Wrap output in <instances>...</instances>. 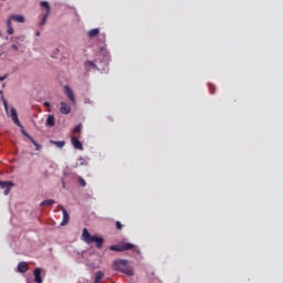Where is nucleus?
Instances as JSON below:
<instances>
[{
	"label": "nucleus",
	"mask_w": 283,
	"mask_h": 283,
	"mask_svg": "<svg viewBox=\"0 0 283 283\" xmlns=\"http://www.w3.org/2000/svg\"><path fill=\"white\" fill-rule=\"evenodd\" d=\"M18 271L19 273H28L30 271V265H28V262H20L18 264Z\"/></svg>",
	"instance_id": "obj_10"
},
{
	"label": "nucleus",
	"mask_w": 283,
	"mask_h": 283,
	"mask_svg": "<svg viewBox=\"0 0 283 283\" xmlns=\"http://www.w3.org/2000/svg\"><path fill=\"white\" fill-rule=\"evenodd\" d=\"M104 276H105V273L101 271L96 272L94 283H101Z\"/></svg>",
	"instance_id": "obj_15"
},
{
	"label": "nucleus",
	"mask_w": 283,
	"mask_h": 283,
	"mask_svg": "<svg viewBox=\"0 0 283 283\" xmlns=\"http://www.w3.org/2000/svg\"><path fill=\"white\" fill-rule=\"evenodd\" d=\"M54 199H46L40 203L41 207H50V205H54Z\"/></svg>",
	"instance_id": "obj_18"
},
{
	"label": "nucleus",
	"mask_w": 283,
	"mask_h": 283,
	"mask_svg": "<svg viewBox=\"0 0 283 283\" xmlns=\"http://www.w3.org/2000/svg\"><path fill=\"white\" fill-rule=\"evenodd\" d=\"M71 143H72L74 149H80V151H83V143H81V140H78V138L71 137Z\"/></svg>",
	"instance_id": "obj_9"
},
{
	"label": "nucleus",
	"mask_w": 283,
	"mask_h": 283,
	"mask_svg": "<svg viewBox=\"0 0 283 283\" xmlns=\"http://www.w3.org/2000/svg\"><path fill=\"white\" fill-rule=\"evenodd\" d=\"M44 107H50V103L45 102Z\"/></svg>",
	"instance_id": "obj_30"
},
{
	"label": "nucleus",
	"mask_w": 283,
	"mask_h": 283,
	"mask_svg": "<svg viewBox=\"0 0 283 283\" xmlns=\"http://www.w3.org/2000/svg\"><path fill=\"white\" fill-rule=\"evenodd\" d=\"M109 251H116L117 253H123L125 251H133L137 255H140V249H138L135 244L128 242H122L118 244H114L108 247Z\"/></svg>",
	"instance_id": "obj_2"
},
{
	"label": "nucleus",
	"mask_w": 283,
	"mask_h": 283,
	"mask_svg": "<svg viewBox=\"0 0 283 283\" xmlns=\"http://www.w3.org/2000/svg\"><path fill=\"white\" fill-rule=\"evenodd\" d=\"M85 165H87V161L83 157H80L77 163H75L74 167H83Z\"/></svg>",
	"instance_id": "obj_17"
},
{
	"label": "nucleus",
	"mask_w": 283,
	"mask_h": 283,
	"mask_svg": "<svg viewBox=\"0 0 283 283\" xmlns=\"http://www.w3.org/2000/svg\"><path fill=\"white\" fill-rule=\"evenodd\" d=\"M6 78H8V75L0 76V81H6Z\"/></svg>",
	"instance_id": "obj_29"
},
{
	"label": "nucleus",
	"mask_w": 283,
	"mask_h": 283,
	"mask_svg": "<svg viewBox=\"0 0 283 283\" xmlns=\"http://www.w3.org/2000/svg\"><path fill=\"white\" fill-rule=\"evenodd\" d=\"M82 239L84 240V242H86V244H92L95 242L97 249H103V242H105L103 238L90 234L87 228L83 229Z\"/></svg>",
	"instance_id": "obj_3"
},
{
	"label": "nucleus",
	"mask_w": 283,
	"mask_h": 283,
	"mask_svg": "<svg viewBox=\"0 0 283 283\" xmlns=\"http://www.w3.org/2000/svg\"><path fill=\"white\" fill-rule=\"evenodd\" d=\"M41 6L46 9V14H50V3L48 1H42Z\"/></svg>",
	"instance_id": "obj_21"
},
{
	"label": "nucleus",
	"mask_w": 283,
	"mask_h": 283,
	"mask_svg": "<svg viewBox=\"0 0 283 283\" xmlns=\"http://www.w3.org/2000/svg\"><path fill=\"white\" fill-rule=\"evenodd\" d=\"M116 229L118 230V231H122L123 230V223H120V221H116Z\"/></svg>",
	"instance_id": "obj_25"
},
{
	"label": "nucleus",
	"mask_w": 283,
	"mask_h": 283,
	"mask_svg": "<svg viewBox=\"0 0 283 283\" xmlns=\"http://www.w3.org/2000/svg\"><path fill=\"white\" fill-rule=\"evenodd\" d=\"M48 17H50V13H45L42 18V21L40 23L41 28H43V25H45L46 21H48Z\"/></svg>",
	"instance_id": "obj_22"
},
{
	"label": "nucleus",
	"mask_w": 283,
	"mask_h": 283,
	"mask_svg": "<svg viewBox=\"0 0 283 283\" xmlns=\"http://www.w3.org/2000/svg\"><path fill=\"white\" fill-rule=\"evenodd\" d=\"M112 268L114 271L127 275V277H134V275H136L134 268H132V265H129V261L125 259L115 260L112 264Z\"/></svg>",
	"instance_id": "obj_1"
},
{
	"label": "nucleus",
	"mask_w": 283,
	"mask_h": 283,
	"mask_svg": "<svg viewBox=\"0 0 283 283\" xmlns=\"http://www.w3.org/2000/svg\"><path fill=\"white\" fill-rule=\"evenodd\" d=\"M84 67L85 70H87V72H90V70H98V66H96V63L87 60L85 63H84Z\"/></svg>",
	"instance_id": "obj_12"
},
{
	"label": "nucleus",
	"mask_w": 283,
	"mask_h": 283,
	"mask_svg": "<svg viewBox=\"0 0 283 283\" xmlns=\"http://www.w3.org/2000/svg\"><path fill=\"white\" fill-rule=\"evenodd\" d=\"M56 125V119L54 118V115H49L46 118V127H54Z\"/></svg>",
	"instance_id": "obj_14"
},
{
	"label": "nucleus",
	"mask_w": 283,
	"mask_h": 283,
	"mask_svg": "<svg viewBox=\"0 0 283 283\" xmlns=\"http://www.w3.org/2000/svg\"><path fill=\"white\" fill-rule=\"evenodd\" d=\"M11 48H12V50H14V52H19V45L12 44Z\"/></svg>",
	"instance_id": "obj_27"
},
{
	"label": "nucleus",
	"mask_w": 283,
	"mask_h": 283,
	"mask_svg": "<svg viewBox=\"0 0 283 283\" xmlns=\"http://www.w3.org/2000/svg\"><path fill=\"white\" fill-rule=\"evenodd\" d=\"M99 32H101V30H98V29L90 30L88 31V38L94 39L95 36H98Z\"/></svg>",
	"instance_id": "obj_16"
},
{
	"label": "nucleus",
	"mask_w": 283,
	"mask_h": 283,
	"mask_svg": "<svg viewBox=\"0 0 283 283\" xmlns=\"http://www.w3.org/2000/svg\"><path fill=\"white\" fill-rule=\"evenodd\" d=\"M50 143L52 145L57 146L60 149H63V147H65V142H54V140H50Z\"/></svg>",
	"instance_id": "obj_19"
},
{
	"label": "nucleus",
	"mask_w": 283,
	"mask_h": 283,
	"mask_svg": "<svg viewBox=\"0 0 283 283\" xmlns=\"http://www.w3.org/2000/svg\"><path fill=\"white\" fill-rule=\"evenodd\" d=\"M83 132V124H78L74 129L73 134H81Z\"/></svg>",
	"instance_id": "obj_20"
},
{
	"label": "nucleus",
	"mask_w": 283,
	"mask_h": 283,
	"mask_svg": "<svg viewBox=\"0 0 283 283\" xmlns=\"http://www.w3.org/2000/svg\"><path fill=\"white\" fill-rule=\"evenodd\" d=\"M1 189H4V196H8L10 191H12V187H14V182L12 181H0Z\"/></svg>",
	"instance_id": "obj_6"
},
{
	"label": "nucleus",
	"mask_w": 283,
	"mask_h": 283,
	"mask_svg": "<svg viewBox=\"0 0 283 283\" xmlns=\"http://www.w3.org/2000/svg\"><path fill=\"white\" fill-rule=\"evenodd\" d=\"M35 36H41V32L38 31V32L35 33Z\"/></svg>",
	"instance_id": "obj_31"
},
{
	"label": "nucleus",
	"mask_w": 283,
	"mask_h": 283,
	"mask_svg": "<svg viewBox=\"0 0 283 283\" xmlns=\"http://www.w3.org/2000/svg\"><path fill=\"white\" fill-rule=\"evenodd\" d=\"M1 96H3V91H0Z\"/></svg>",
	"instance_id": "obj_32"
},
{
	"label": "nucleus",
	"mask_w": 283,
	"mask_h": 283,
	"mask_svg": "<svg viewBox=\"0 0 283 283\" xmlns=\"http://www.w3.org/2000/svg\"><path fill=\"white\" fill-rule=\"evenodd\" d=\"M33 275L35 283H43V279L41 277V268H35L33 271Z\"/></svg>",
	"instance_id": "obj_11"
},
{
	"label": "nucleus",
	"mask_w": 283,
	"mask_h": 283,
	"mask_svg": "<svg viewBox=\"0 0 283 283\" xmlns=\"http://www.w3.org/2000/svg\"><path fill=\"white\" fill-rule=\"evenodd\" d=\"M0 36H1V32H0Z\"/></svg>",
	"instance_id": "obj_34"
},
{
	"label": "nucleus",
	"mask_w": 283,
	"mask_h": 283,
	"mask_svg": "<svg viewBox=\"0 0 283 283\" xmlns=\"http://www.w3.org/2000/svg\"><path fill=\"white\" fill-rule=\"evenodd\" d=\"M60 209L63 213V220L61 222V227H66V224L70 223V213H67V210L63 206H60Z\"/></svg>",
	"instance_id": "obj_7"
},
{
	"label": "nucleus",
	"mask_w": 283,
	"mask_h": 283,
	"mask_svg": "<svg viewBox=\"0 0 283 283\" xmlns=\"http://www.w3.org/2000/svg\"><path fill=\"white\" fill-rule=\"evenodd\" d=\"M22 134H23V136H25L27 138H29V140H30L32 144H33V142H35L34 138H33L32 136H30V134H28V132L22 130Z\"/></svg>",
	"instance_id": "obj_23"
},
{
	"label": "nucleus",
	"mask_w": 283,
	"mask_h": 283,
	"mask_svg": "<svg viewBox=\"0 0 283 283\" xmlns=\"http://www.w3.org/2000/svg\"><path fill=\"white\" fill-rule=\"evenodd\" d=\"M10 118L13 120L14 125L23 129V125H21V120H19V114L17 113V108H11Z\"/></svg>",
	"instance_id": "obj_5"
},
{
	"label": "nucleus",
	"mask_w": 283,
	"mask_h": 283,
	"mask_svg": "<svg viewBox=\"0 0 283 283\" xmlns=\"http://www.w3.org/2000/svg\"><path fill=\"white\" fill-rule=\"evenodd\" d=\"M211 94H213V91H211Z\"/></svg>",
	"instance_id": "obj_33"
},
{
	"label": "nucleus",
	"mask_w": 283,
	"mask_h": 283,
	"mask_svg": "<svg viewBox=\"0 0 283 283\" xmlns=\"http://www.w3.org/2000/svg\"><path fill=\"white\" fill-rule=\"evenodd\" d=\"M2 101H3V105H4L6 112H8V102H7L6 98H3V97H2Z\"/></svg>",
	"instance_id": "obj_28"
},
{
	"label": "nucleus",
	"mask_w": 283,
	"mask_h": 283,
	"mask_svg": "<svg viewBox=\"0 0 283 283\" xmlns=\"http://www.w3.org/2000/svg\"><path fill=\"white\" fill-rule=\"evenodd\" d=\"M12 21H15V23H25V17L21 14H11L9 15L7 20V34H14V28L12 27Z\"/></svg>",
	"instance_id": "obj_4"
},
{
	"label": "nucleus",
	"mask_w": 283,
	"mask_h": 283,
	"mask_svg": "<svg viewBox=\"0 0 283 283\" xmlns=\"http://www.w3.org/2000/svg\"><path fill=\"white\" fill-rule=\"evenodd\" d=\"M32 145H34V147H35L36 151H39V150L41 149V145H39V143H36V140H35V142H33V144H32Z\"/></svg>",
	"instance_id": "obj_26"
},
{
	"label": "nucleus",
	"mask_w": 283,
	"mask_h": 283,
	"mask_svg": "<svg viewBox=\"0 0 283 283\" xmlns=\"http://www.w3.org/2000/svg\"><path fill=\"white\" fill-rule=\"evenodd\" d=\"M60 112L61 114H70V112H72V108L67 105V103L62 102Z\"/></svg>",
	"instance_id": "obj_13"
},
{
	"label": "nucleus",
	"mask_w": 283,
	"mask_h": 283,
	"mask_svg": "<svg viewBox=\"0 0 283 283\" xmlns=\"http://www.w3.org/2000/svg\"><path fill=\"white\" fill-rule=\"evenodd\" d=\"M64 94H66L67 98L73 103H76V98L74 97V91L67 85L64 86Z\"/></svg>",
	"instance_id": "obj_8"
},
{
	"label": "nucleus",
	"mask_w": 283,
	"mask_h": 283,
	"mask_svg": "<svg viewBox=\"0 0 283 283\" xmlns=\"http://www.w3.org/2000/svg\"><path fill=\"white\" fill-rule=\"evenodd\" d=\"M78 182H80L81 187L87 186V182H85V179H83V177H78Z\"/></svg>",
	"instance_id": "obj_24"
}]
</instances>
